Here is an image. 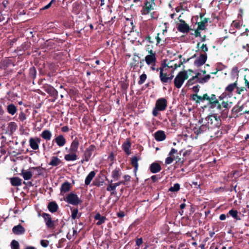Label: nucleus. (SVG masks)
Returning a JSON list of instances; mask_svg holds the SVG:
<instances>
[{
  "label": "nucleus",
  "mask_w": 249,
  "mask_h": 249,
  "mask_svg": "<svg viewBox=\"0 0 249 249\" xmlns=\"http://www.w3.org/2000/svg\"><path fill=\"white\" fill-rule=\"evenodd\" d=\"M95 148V146L93 145H91L86 149L84 153V158L81 160V162L82 163L84 161H88L89 160L92 155V152L94 150Z\"/></svg>",
  "instance_id": "obj_10"
},
{
  "label": "nucleus",
  "mask_w": 249,
  "mask_h": 249,
  "mask_svg": "<svg viewBox=\"0 0 249 249\" xmlns=\"http://www.w3.org/2000/svg\"><path fill=\"white\" fill-rule=\"evenodd\" d=\"M179 21L180 23H179L178 26V30L183 33L188 32L190 30L189 25L182 19H180Z\"/></svg>",
  "instance_id": "obj_14"
},
{
  "label": "nucleus",
  "mask_w": 249,
  "mask_h": 249,
  "mask_svg": "<svg viewBox=\"0 0 249 249\" xmlns=\"http://www.w3.org/2000/svg\"><path fill=\"white\" fill-rule=\"evenodd\" d=\"M13 232L16 235H21L25 233V230L24 228L19 224L17 226H14L12 229Z\"/></svg>",
  "instance_id": "obj_15"
},
{
  "label": "nucleus",
  "mask_w": 249,
  "mask_h": 249,
  "mask_svg": "<svg viewBox=\"0 0 249 249\" xmlns=\"http://www.w3.org/2000/svg\"><path fill=\"white\" fill-rule=\"evenodd\" d=\"M146 78H147V76H146V74H145V73L142 74L140 77V80L138 81V84L139 85L142 84L144 82V81L146 80Z\"/></svg>",
  "instance_id": "obj_40"
},
{
  "label": "nucleus",
  "mask_w": 249,
  "mask_h": 249,
  "mask_svg": "<svg viewBox=\"0 0 249 249\" xmlns=\"http://www.w3.org/2000/svg\"><path fill=\"white\" fill-rule=\"evenodd\" d=\"M236 89V92L238 94H241L243 91L246 90L245 87H238L237 86Z\"/></svg>",
  "instance_id": "obj_49"
},
{
  "label": "nucleus",
  "mask_w": 249,
  "mask_h": 249,
  "mask_svg": "<svg viewBox=\"0 0 249 249\" xmlns=\"http://www.w3.org/2000/svg\"><path fill=\"white\" fill-rule=\"evenodd\" d=\"M155 39L156 40V45L157 46H160L162 44L161 43L162 41V37L160 36V34L159 33H158L157 36L155 37Z\"/></svg>",
  "instance_id": "obj_39"
},
{
  "label": "nucleus",
  "mask_w": 249,
  "mask_h": 249,
  "mask_svg": "<svg viewBox=\"0 0 249 249\" xmlns=\"http://www.w3.org/2000/svg\"><path fill=\"white\" fill-rule=\"evenodd\" d=\"M95 218L96 220H98V221L97 222V225H100L104 223L106 219V218L104 216H101V215L99 213L95 215Z\"/></svg>",
  "instance_id": "obj_34"
},
{
  "label": "nucleus",
  "mask_w": 249,
  "mask_h": 249,
  "mask_svg": "<svg viewBox=\"0 0 249 249\" xmlns=\"http://www.w3.org/2000/svg\"><path fill=\"white\" fill-rule=\"evenodd\" d=\"M12 249H19V243L16 240H13L11 243Z\"/></svg>",
  "instance_id": "obj_43"
},
{
  "label": "nucleus",
  "mask_w": 249,
  "mask_h": 249,
  "mask_svg": "<svg viewBox=\"0 0 249 249\" xmlns=\"http://www.w3.org/2000/svg\"><path fill=\"white\" fill-rule=\"evenodd\" d=\"M40 139L38 138H31L29 139V145L33 150H37L39 148V143L40 142Z\"/></svg>",
  "instance_id": "obj_12"
},
{
  "label": "nucleus",
  "mask_w": 249,
  "mask_h": 249,
  "mask_svg": "<svg viewBox=\"0 0 249 249\" xmlns=\"http://www.w3.org/2000/svg\"><path fill=\"white\" fill-rule=\"evenodd\" d=\"M18 118L20 119V120H21V121H23L25 120H26V115L23 112H21L19 114Z\"/></svg>",
  "instance_id": "obj_52"
},
{
  "label": "nucleus",
  "mask_w": 249,
  "mask_h": 249,
  "mask_svg": "<svg viewBox=\"0 0 249 249\" xmlns=\"http://www.w3.org/2000/svg\"><path fill=\"white\" fill-rule=\"evenodd\" d=\"M52 136L51 132L48 129L44 130L41 134V137L46 141L51 140Z\"/></svg>",
  "instance_id": "obj_22"
},
{
  "label": "nucleus",
  "mask_w": 249,
  "mask_h": 249,
  "mask_svg": "<svg viewBox=\"0 0 249 249\" xmlns=\"http://www.w3.org/2000/svg\"><path fill=\"white\" fill-rule=\"evenodd\" d=\"M150 171L152 173H156L160 172L161 170V166L158 163H153L151 164L150 167Z\"/></svg>",
  "instance_id": "obj_23"
},
{
  "label": "nucleus",
  "mask_w": 249,
  "mask_h": 249,
  "mask_svg": "<svg viewBox=\"0 0 249 249\" xmlns=\"http://www.w3.org/2000/svg\"><path fill=\"white\" fill-rule=\"evenodd\" d=\"M146 40L149 42V43H153V41L151 40V37L148 36L146 37Z\"/></svg>",
  "instance_id": "obj_64"
},
{
  "label": "nucleus",
  "mask_w": 249,
  "mask_h": 249,
  "mask_svg": "<svg viewBox=\"0 0 249 249\" xmlns=\"http://www.w3.org/2000/svg\"><path fill=\"white\" fill-rule=\"evenodd\" d=\"M138 159L136 157H134L131 159V164L135 168V171H136L138 167Z\"/></svg>",
  "instance_id": "obj_36"
},
{
  "label": "nucleus",
  "mask_w": 249,
  "mask_h": 249,
  "mask_svg": "<svg viewBox=\"0 0 249 249\" xmlns=\"http://www.w3.org/2000/svg\"><path fill=\"white\" fill-rule=\"evenodd\" d=\"M117 215L119 217H123L124 216V213L123 212H121L117 213Z\"/></svg>",
  "instance_id": "obj_59"
},
{
  "label": "nucleus",
  "mask_w": 249,
  "mask_h": 249,
  "mask_svg": "<svg viewBox=\"0 0 249 249\" xmlns=\"http://www.w3.org/2000/svg\"><path fill=\"white\" fill-rule=\"evenodd\" d=\"M237 81H236L235 82L233 83H231L229 85H228L226 88H225V91L229 93H231L232 92L236 89L237 88Z\"/></svg>",
  "instance_id": "obj_26"
},
{
  "label": "nucleus",
  "mask_w": 249,
  "mask_h": 249,
  "mask_svg": "<svg viewBox=\"0 0 249 249\" xmlns=\"http://www.w3.org/2000/svg\"><path fill=\"white\" fill-rule=\"evenodd\" d=\"M177 152V150H176L174 148H172L170 152H169V156H172L173 155H174V154L176 153Z\"/></svg>",
  "instance_id": "obj_56"
},
{
  "label": "nucleus",
  "mask_w": 249,
  "mask_h": 249,
  "mask_svg": "<svg viewBox=\"0 0 249 249\" xmlns=\"http://www.w3.org/2000/svg\"><path fill=\"white\" fill-rule=\"evenodd\" d=\"M11 184L14 186H18L21 185V179L15 177L10 178Z\"/></svg>",
  "instance_id": "obj_31"
},
{
  "label": "nucleus",
  "mask_w": 249,
  "mask_h": 249,
  "mask_svg": "<svg viewBox=\"0 0 249 249\" xmlns=\"http://www.w3.org/2000/svg\"><path fill=\"white\" fill-rule=\"evenodd\" d=\"M71 184L66 181L63 183L60 188V194L63 195L65 193L68 192L71 189Z\"/></svg>",
  "instance_id": "obj_20"
},
{
  "label": "nucleus",
  "mask_w": 249,
  "mask_h": 249,
  "mask_svg": "<svg viewBox=\"0 0 249 249\" xmlns=\"http://www.w3.org/2000/svg\"><path fill=\"white\" fill-rule=\"evenodd\" d=\"M130 146L131 144L129 142H126L123 144V149L127 155H129L130 154L129 150Z\"/></svg>",
  "instance_id": "obj_33"
},
{
  "label": "nucleus",
  "mask_w": 249,
  "mask_h": 249,
  "mask_svg": "<svg viewBox=\"0 0 249 249\" xmlns=\"http://www.w3.org/2000/svg\"><path fill=\"white\" fill-rule=\"evenodd\" d=\"M243 110V106H236L233 107L232 110L234 111L236 113H239L242 111Z\"/></svg>",
  "instance_id": "obj_45"
},
{
  "label": "nucleus",
  "mask_w": 249,
  "mask_h": 249,
  "mask_svg": "<svg viewBox=\"0 0 249 249\" xmlns=\"http://www.w3.org/2000/svg\"><path fill=\"white\" fill-rule=\"evenodd\" d=\"M51 6V3H48L47 5H46V6H45L44 7H43L42 8V10H45V9H47L48 8H49V7H50V6Z\"/></svg>",
  "instance_id": "obj_63"
},
{
  "label": "nucleus",
  "mask_w": 249,
  "mask_h": 249,
  "mask_svg": "<svg viewBox=\"0 0 249 249\" xmlns=\"http://www.w3.org/2000/svg\"><path fill=\"white\" fill-rule=\"evenodd\" d=\"M155 138L157 141H162L166 138L165 134L163 131H158L155 133Z\"/></svg>",
  "instance_id": "obj_21"
},
{
  "label": "nucleus",
  "mask_w": 249,
  "mask_h": 249,
  "mask_svg": "<svg viewBox=\"0 0 249 249\" xmlns=\"http://www.w3.org/2000/svg\"><path fill=\"white\" fill-rule=\"evenodd\" d=\"M199 30H204L205 29V22L204 21L200 22L198 23V27L197 28Z\"/></svg>",
  "instance_id": "obj_47"
},
{
  "label": "nucleus",
  "mask_w": 249,
  "mask_h": 249,
  "mask_svg": "<svg viewBox=\"0 0 249 249\" xmlns=\"http://www.w3.org/2000/svg\"><path fill=\"white\" fill-rule=\"evenodd\" d=\"M199 55L194 62V64L197 67L203 65L206 61L207 55L206 53H199Z\"/></svg>",
  "instance_id": "obj_9"
},
{
  "label": "nucleus",
  "mask_w": 249,
  "mask_h": 249,
  "mask_svg": "<svg viewBox=\"0 0 249 249\" xmlns=\"http://www.w3.org/2000/svg\"><path fill=\"white\" fill-rule=\"evenodd\" d=\"M201 122L206 124L209 129L218 127L221 124L220 118L215 114L208 116L205 119H202Z\"/></svg>",
  "instance_id": "obj_1"
},
{
  "label": "nucleus",
  "mask_w": 249,
  "mask_h": 249,
  "mask_svg": "<svg viewBox=\"0 0 249 249\" xmlns=\"http://www.w3.org/2000/svg\"><path fill=\"white\" fill-rule=\"evenodd\" d=\"M226 216L224 214H222L219 216V219L221 220H224L226 219Z\"/></svg>",
  "instance_id": "obj_62"
},
{
  "label": "nucleus",
  "mask_w": 249,
  "mask_h": 249,
  "mask_svg": "<svg viewBox=\"0 0 249 249\" xmlns=\"http://www.w3.org/2000/svg\"><path fill=\"white\" fill-rule=\"evenodd\" d=\"M193 98L194 100L197 99L198 100L203 101L202 96H199L197 95H194Z\"/></svg>",
  "instance_id": "obj_53"
},
{
  "label": "nucleus",
  "mask_w": 249,
  "mask_h": 249,
  "mask_svg": "<svg viewBox=\"0 0 249 249\" xmlns=\"http://www.w3.org/2000/svg\"><path fill=\"white\" fill-rule=\"evenodd\" d=\"M200 74L197 73L195 76H193L192 79H189L188 81V85H191L194 83V80L197 79L200 83H205L207 82L210 78V75L209 74L206 75L204 77L200 78L199 77Z\"/></svg>",
  "instance_id": "obj_7"
},
{
  "label": "nucleus",
  "mask_w": 249,
  "mask_h": 249,
  "mask_svg": "<svg viewBox=\"0 0 249 249\" xmlns=\"http://www.w3.org/2000/svg\"><path fill=\"white\" fill-rule=\"evenodd\" d=\"M64 159L66 161H74L77 159V156L76 153L70 152L64 156Z\"/></svg>",
  "instance_id": "obj_24"
},
{
  "label": "nucleus",
  "mask_w": 249,
  "mask_h": 249,
  "mask_svg": "<svg viewBox=\"0 0 249 249\" xmlns=\"http://www.w3.org/2000/svg\"><path fill=\"white\" fill-rule=\"evenodd\" d=\"M174 159H175L174 157H172V156H169V157H168L166 159V160H165V163L166 164H171V163H172V162L174 160Z\"/></svg>",
  "instance_id": "obj_48"
},
{
  "label": "nucleus",
  "mask_w": 249,
  "mask_h": 249,
  "mask_svg": "<svg viewBox=\"0 0 249 249\" xmlns=\"http://www.w3.org/2000/svg\"><path fill=\"white\" fill-rule=\"evenodd\" d=\"M221 105V107H223L225 108H229L231 107V105L227 102L223 101Z\"/></svg>",
  "instance_id": "obj_51"
},
{
  "label": "nucleus",
  "mask_w": 249,
  "mask_h": 249,
  "mask_svg": "<svg viewBox=\"0 0 249 249\" xmlns=\"http://www.w3.org/2000/svg\"><path fill=\"white\" fill-rule=\"evenodd\" d=\"M202 98H203V101H204L205 100H208L209 101V96H208V95L207 94H204L202 96Z\"/></svg>",
  "instance_id": "obj_58"
},
{
  "label": "nucleus",
  "mask_w": 249,
  "mask_h": 249,
  "mask_svg": "<svg viewBox=\"0 0 249 249\" xmlns=\"http://www.w3.org/2000/svg\"><path fill=\"white\" fill-rule=\"evenodd\" d=\"M208 51V48L206 44H203L201 46H200L198 50V52L199 53H206Z\"/></svg>",
  "instance_id": "obj_35"
},
{
  "label": "nucleus",
  "mask_w": 249,
  "mask_h": 249,
  "mask_svg": "<svg viewBox=\"0 0 249 249\" xmlns=\"http://www.w3.org/2000/svg\"><path fill=\"white\" fill-rule=\"evenodd\" d=\"M48 209L52 213L55 212L58 209V205L55 202H50L48 206Z\"/></svg>",
  "instance_id": "obj_32"
},
{
  "label": "nucleus",
  "mask_w": 249,
  "mask_h": 249,
  "mask_svg": "<svg viewBox=\"0 0 249 249\" xmlns=\"http://www.w3.org/2000/svg\"><path fill=\"white\" fill-rule=\"evenodd\" d=\"M7 112L11 115H14L17 111V107L12 104H9L7 107Z\"/></svg>",
  "instance_id": "obj_28"
},
{
  "label": "nucleus",
  "mask_w": 249,
  "mask_h": 249,
  "mask_svg": "<svg viewBox=\"0 0 249 249\" xmlns=\"http://www.w3.org/2000/svg\"><path fill=\"white\" fill-rule=\"evenodd\" d=\"M199 30H198L197 29H196V30L195 33L196 37H198V36H201V34H200V33L199 32Z\"/></svg>",
  "instance_id": "obj_60"
},
{
  "label": "nucleus",
  "mask_w": 249,
  "mask_h": 249,
  "mask_svg": "<svg viewBox=\"0 0 249 249\" xmlns=\"http://www.w3.org/2000/svg\"><path fill=\"white\" fill-rule=\"evenodd\" d=\"M79 142L77 138H75L71 144L69 151L70 152L76 153L79 147Z\"/></svg>",
  "instance_id": "obj_17"
},
{
  "label": "nucleus",
  "mask_w": 249,
  "mask_h": 249,
  "mask_svg": "<svg viewBox=\"0 0 249 249\" xmlns=\"http://www.w3.org/2000/svg\"><path fill=\"white\" fill-rule=\"evenodd\" d=\"M229 214L236 220L240 219L238 216V212L236 210H231L229 212Z\"/></svg>",
  "instance_id": "obj_37"
},
{
  "label": "nucleus",
  "mask_w": 249,
  "mask_h": 249,
  "mask_svg": "<svg viewBox=\"0 0 249 249\" xmlns=\"http://www.w3.org/2000/svg\"><path fill=\"white\" fill-rule=\"evenodd\" d=\"M189 76L186 71H180L176 76L174 80L175 86L176 88H180L185 80L188 78Z\"/></svg>",
  "instance_id": "obj_3"
},
{
  "label": "nucleus",
  "mask_w": 249,
  "mask_h": 249,
  "mask_svg": "<svg viewBox=\"0 0 249 249\" xmlns=\"http://www.w3.org/2000/svg\"><path fill=\"white\" fill-rule=\"evenodd\" d=\"M142 243V238H139L136 240V244L138 246H140Z\"/></svg>",
  "instance_id": "obj_54"
},
{
  "label": "nucleus",
  "mask_w": 249,
  "mask_h": 249,
  "mask_svg": "<svg viewBox=\"0 0 249 249\" xmlns=\"http://www.w3.org/2000/svg\"><path fill=\"white\" fill-rule=\"evenodd\" d=\"M199 124L201 125L198 128H195V132L197 134H199L206 131L207 129H209L208 126L205 124L203 123H201V120L198 121Z\"/></svg>",
  "instance_id": "obj_16"
},
{
  "label": "nucleus",
  "mask_w": 249,
  "mask_h": 249,
  "mask_svg": "<svg viewBox=\"0 0 249 249\" xmlns=\"http://www.w3.org/2000/svg\"><path fill=\"white\" fill-rule=\"evenodd\" d=\"M208 105L212 111L216 112L217 114L221 112V105L219 102H216L213 103H208Z\"/></svg>",
  "instance_id": "obj_13"
},
{
  "label": "nucleus",
  "mask_w": 249,
  "mask_h": 249,
  "mask_svg": "<svg viewBox=\"0 0 249 249\" xmlns=\"http://www.w3.org/2000/svg\"><path fill=\"white\" fill-rule=\"evenodd\" d=\"M124 178L125 181H127L130 180V176L129 175H126L124 176Z\"/></svg>",
  "instance_id": "obj_61"
},
{
  "label": "nucleus",
  "mask_w": 249,
  "mask_h": 249,
  "mask_svg": "<svg viewBox=\"0 0 249 249\" xmlns=\"http://www.w3.org/2000/svg\"><path fill=\"white\" fill-rule=\"evenodd\" d=\"M121 175V173L120 168H116L112 171L111 176L115 180H117L119 178Z\"/></svg>",
  "instance_id": "obj_29"
},
{
  "label": "nucleus",
  "mask_w": 249,
  "mask_h": 249,
  "mask_svg": "<svg viewBox=\"0 0 249 249\" xmlns=\"http://www.w3.org/2000/svg\"><path fill=\"white\" fill-rule=\"evenodd\" d=\"M144 61L147 65H154L156 64L157 59L156 57V53L152 50L148 51V54L145 56Z\"/></svg>",
  "instance_id": "obj_5"
},
{
  "label": "nucleus",
  "mask_w": 249,
  "mask_h": 249,
  "mask_svg": "<svg viewBox=\"0 0 249 249\" xmlns=\"http://www.w3.org/2000/svg\"><path fill=\"white\" fill-rule=\"evenodd\" d=\"M78 211L77 209L73 210L71 212V217L73 219H75L80 217V215H78Z\"/></svg>",
  "instance_id": "obj_42"
},
{
  "label": "nucleus",
  "mask_w": 249,
  "mask_h": 249,
  "mask_svg": "<svg viewBox=\"0 0 249 249\" xmlns=\"http://www.w3.org/2000/svg\"><path fill=\"white\" fill-rule=\"evenodd\" d=\"M40 244L43 247L46 248L49 245V241L47 240H41Z\"/></svg>",
  "instance_id": "obj_50"
},
{
  "label": "nucleus",
  "mask_w": 249,
  "mask_h": 249,
  "mask_svg": "<svg viewBox=\"0 0 249 249\" xmlns=\"http://www.w3.org/2000/svg\"><path fill=\"white\" fill-rule=\"evenodd\" d=\"M95 176V173L94 171H91L86 178L85 180V183L86 185H88L90 184L91 181L94 178Z\"/></svg>",
  "instance_id": "obj_27"
},
{
  "label": "nucleus",
  "mask_w": 249,
  "mask_h": 249,
  "mask_svg": "<svg viewBox=\"0 0 249 249\" xmlns=\"http://www.w3.org/2000/svg\"><path fill=\"white\" fill-rule=\"evenodd\" d=\"M57 145L59 147L63 146L66 142V140L62 135H59L56 137L54 140Z\"/></svg>",
  "instance_id": "obj_19"
},
{
  "label": "nucleus",
  "mask_w": 249,
  "mask_h": 249,
  "mask_svg": "<svg viewBox=\"0 0 249 249\" xmlns=\"http://www.w3.org/2000/svg\"><path fill=\"white\" fill-rule=\"evenodd\" d=\"M112 180L111 181V183L108 185L107 188V191L111 192V194L115 195L116 194V192L115 191L116 188L117 186L120 185L122 184H124V181H120L118 182L115 183H112Z\"/></svg>",
  "instance_id": "obj_11"
},
{
  "label": "nucleus",
  "mask_w": 249,
  "mask_h": 249,
  "mask_svg": "<svg viewBox=\"0 0 249 249\" xmlns=\"http://www.w3.org/2000/svg\"><path fill=\"white\" fill-rule=\"evenodd\" d=\"M165 68H160V77L161 81L163 83H167L169 81L170 78L166 73H164Z\"/></svg>",
  "instance_id": "obj_18"
},
{
  "label": "nucleus",
  "mask_w": 249,
  "mask_h": 249,
  "mask_svg": "<svg viewBox=\"0 0 249 249\" xmlns=\"http://www.w3.org/2000/svg\"><path fill=\"white\" fill-rule=\"evenodd\" d=\"M61 163V160L57 156H53L49 162V165L53 166H56Z\"/></svg>",
  "instance_id": "obj_25"
},
{
  "label": "nucleus",
  "mask_w": 249,
  "mask_h": 249,
  "mask_svg": "<svg viewBox=\"0 0 249 249\" xmlns=\"http://www.w3.org/2000/svg\"><path fill=\"white\" fill-rule=\"evenodd\" d=\"M216 102H218L216 99V96L214 94H212L209 96V100L208 103H213Z\"/></svg>",
  "instance_id": "obj_44"
},
{
  "label": "nucleus",
  "mask_w": 249,
  "mask_h": 249,
  "mask_svg": "<svg viewBox=\"0 0 249 249\" xmlns=\"http://www.w3.org/2000/svg\"><path fill=\"white\" fill-rule=\"evenodd\" d=\"M42 216L44 218L46 225L48 228L53 229L54 228V221L52 220L50 214L46 213H43Z\"/></svg>",
  "instance_id": "obj_8"
},
{
  "label": "nucleus",
  "mask_w": 249,
  "mask_h": 249,
  "mask_svg": "<svg viewBox=\"0 0 249 249\" xmlns=\"http://www.w3.org/2000/svg\"><path fill=\"white\" fill-rule=\"evenodd\" d=\"M65 200L68 203L73 205H77L81 202L77 195L73 193H71L68 194L65 198Z\"/></svg>",
  "instance_id": "obj_4"
},
{
  "label": "nucleus",
  "mask_w": 249,
  "mask_h": 249,
  "mask_svg": "<svg viewBox=\"0 0 249 249\" xmlns=\"http://www.w3.org/2000/svg\"><path fill=\"white\" fill-rule=\"evenodd\" d=\"M180 185L178 183H176L173 186H172L170 188L169 191L171 192H176L179 190Z\"/></svg>",
  "instance_id": "obj_41"
},
{
  "label": "nucleus",
  "mask_w": 249,
  "mask_h": 249,
  "mask_svg": "<svg viewBox=\"0 0 249 249\" xmlns=\"http://www.w3.org/2000/svg\"><path fill=\"white\" fill-rule=\"evenodd\" d=\"M125 24L126 26H129V29L132 30L133 28V23L132 20L131 19H129L128 18H126V21L125 22Z\"/></svg>",
  "instance_id": "obj_38"
},
{
  "label": "nucleus",
  "mask_w": 249,
  "mask_h": 249,
  "mask_svg": "<svg viewBox=\"0 0 249 249\" xmlns=\"http://www.w3.org/2000/svg\"><path fill=\"white\" fill-rule=\"evenodd\" d=\"M245 86L249 89V81L247 79L246 76L244 77Z\"/></svg>",
  "instance_id": "obj_55"
},
{
  "label": "nucleus",
  "mask_w": 249,
  "mask_h": 249,
  "mask_svg": "<svg viewBox=\"0 0 249 249\" xmlns=\"http://www.w3.org/2000/svg\"><path fill=\"white\" fill-rule=\"evenodd\" d=\"M62 131L64 132H67L69 131V128L68 126H65L62 127Z\"/></svg>",
  "instance_id": "obj_57"
},
{
  "label": "nucleus",
  "mask_w": 249,
  "mask_h": 249,
  "mask_svg": "<svg viewBox=\"0 0 249 249\" xmlns=\"http://www.w3.org/2000/svg\"><path fill=\"white\" fill-rule=\"evenodd\" d=\"M8 127L11 131H14L16 130L17 125L15 123L11 122L9 124Z\"/></svg>",
  "instance_id": "obj_46"
},
{
  "label": "nucleus",
  "mask_w": 249,
  "mask_h": 249,
  "mask_svg": "<svg viewBox=\"0 0 249 249\" xmlns=\"http://www.w3.org/2000/svg\"><path fill=\"white\" fill-rule=\"evenodd\" d=\"M167 107V101L163 98L158 99L155 104V107L152 111V114L154 116H157L159 114V111H162L165 110Z\"/></svg>",
  "instance_id": "obj_2"
},
{
  "label": "nucleus",
  "mask_w": 249,
  "mask_h": 249,
  "mask_svg": "<svg viewBox=\"0 0 249 249\" xmlns=\"http://www.w3.org/2000/svg\"><path fill=\"white\" fill-rule=\"evenodd\" d=\"M21 175L25 180H29L32 177V173L29 170H22Z\"/></svg>",
  "instance_id": "obj_30"
},
{
  "label": "nucleus",
  "mask_w": 249,
  "mask_h": 249,
  "mask_svg": "<svg viewBox=\"0 0 249 249\" xmlns=\"http://www.w3.org/2000/svg\"><path fill=\"white\" fill-rule=\"evenodd\" d=\"M154 0H151V1H146L145 2L144 5L143 6L142 13V15H146L154 10L155 5Z\"/></svg>",
  "instance_id": "obj_6"
}]
</instances>
